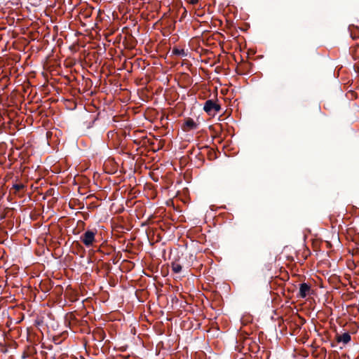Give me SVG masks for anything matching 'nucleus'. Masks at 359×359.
Wrapping results in <instances>:
<instances>
[{
	"mask_svg": "<svg viewBox=\"0 0 359 359\" xmlns=\"http://www.w3.org/2000/svg\"><path fill=\"white\" fill-rule=\"evenodd\" d=\"M95 231L88 230L83 235L81 236V241L86 247H90L95 242Z\"/></svg>",
	"mask_w": 359,
	"mask_h": 359,
	"instance_id": "f257e3e1",
	"label": "nucleus"
},
{
	"mask_svg": "<svg viewBox=\"0 0 359 359\" xmlns=\"http://www.w3.org/2000/svg\"><path fill=\"white\" fill-rule=\"evenodd\" d=\"M220 109V105L212 100H207L203 107V109L206 113L213 116L219 112Z\"/></svg>",
	"mask_w": 359,
	"mask_h": 359,
	"instance_id": "f03ea898",
	"label": "nucleus"
},
{
	"mask_svg": "<svg viewBox=\"0 0 359 359\" xmlns=\"http://www.w3.org/2000/svg\"><path fill=\"white\" fill-rule=\"evenodd\" d=\"M311 291V286L307 283H302L299 285V297L305 298Z\"/></svg>",
	"mask_w": 359,
	"mask_h": 359,
	"instance_id": "7ed1b4c3",
	"label": "nucleus"
},
{
	"mask_svg": "<svg viewBox=\"0 0 359 359\" xmlns=\"http://www.w3.org/2000/svg\"><path fill=\"white\" fill-rule=\"evenodd\" d=\"M197 123L192 118H189L186 119L184 123L183 130L184 131H189L197 128Z\"/></svg>",
	"mask_w": 359,
	"mask_h": 359,
	"instance_id": "20e7f679",
	"label": "nucleus"
},
{
	"mask_svg": "<svg viewBox=\"0 0 359 359\" xmlns=\"http://www.w3.org/2000/svg\"><path fill=\"white\" fill-rule=\"evenodd\" d=\"M336 340L337 342H342L344 344H348L351 341V335L348 332H344L342 334H337Z\"/></svg>",
	"mask_w": 359,
	"mask_h": 359,
	"instance_id": "39448f33",
	"label": "nucleus"
},
{
	"mask_svg": "<svg viewBox=\"0 0 359 359\" xmlns=\"http://www.w3.org/2000/svg\"><path fill=\"white\" fill-rule=\"evenodd\" d=\"M182 267L179 262H175L171 264L172 271L175 273H180L182 271Z\"/></svg>",
	"mask_w": 359,
	"mask_h": 359,
	"instance_id": "423d86ee",
	"label": "nucleus"
},
{
	"mask_svg": "<svg viewBox=\"0 0 359 359\" xmlns=\"http://www.w3.org/2000/svg\"><path fill=\"white\" fill-rule=\"evenodd\" d=\"M25 188V185L22 183L15 184L13 186V189H15V192L20 191Z\"/></svg>",
	"mask_w": 359,
	"mask_h": 359,
	"instance_id": "0eeeda50",
	"label": "nucleus"
},
{
	"mask_svg": "<svg viewBox=\"0 0 359 359\" xmlns=\"http://www.w3.org/2000/svg\"><path fill=\"white\" fill-rule=\"evenodd\" d=\"M189 4L192 5L197 4L199 1V0H187Z\"/></svg>",
	"mask_w": 359,
	"mask_h": 359,
	"instance_id": "6e6552de",
	"label": "nucleus"
},
{
	"mask_svg": "<svg viewBox=\"0 0 359 359\" xmlns=\"http://www.w3.org/2000/svg\"><path fill=\"white\" fill-rule=\"evenodd\" d=\"M173 53H175V54H179L180 53V50H173Z\"/></svg>",
	"mask_w": 359,
	"mask_h": 359,
	"instance_id": "1a4fd4ad",
	"label": "nucleus"
}]
</instances>
